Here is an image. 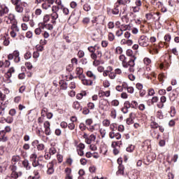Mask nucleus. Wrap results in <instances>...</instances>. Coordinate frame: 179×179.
<instances>
[{"label": "nucleus", "mask_w": 179, "mask_h": 179, "mask_svg": "<svg viewBox=\"0 0 179 179\" xmlns=\"http://www.w3.org/2000/svg\"><path fill=\"white\" fill-rule=\"evenodd\" d=\"M11 30L13 31H19V27H17V22H15L11 26Z\"/></svg>", "instance_id": "4be33fe9"}, {"label": "nucleus", "mask_w": 179, "mask_h": 179, "mask_svg": "<svg viewBox=\"0 0 179 179\" xmlns=\"http://www.w3.org/2000/svg\"><path fill=\"white\" fill-rule=\"evenodd\" d=\"M46 124V128H45V135H50V122L46 121L45 122Z\"/></svg>", "instance_id": "b1692460"}, {"label": "nucleus", "mask_w": 179, "mask_h": 179, "mask_svg": "<svg viewBox=\"0 0 179 179\" xmlns=\"http://www.w3.org/2000/svg\"><path fill=\"white\" fill-rule=\"evenodd\" d=\"M92 64L94 66H99V65H100V60H97V59H94V62Z\"/></svg>", "instance_id": "bf43d9fd"}, {"label": "nucleus", "mask_w": 179, "mask_h": 179, "mask_svg": "<svg viewBox=\"0 0 179 179\" xmlns=\"http://www.w3.org/2000/svg\"><path fill=\"white\" fill-rule=\"evenodd\" d=\"M89 113H90V110H89V108H83V114H84V115H87V114H89Z\"/></svg>", "instance_id": "680f3d73"}, {"label": "nucleus", "mask_w": 179, "mask_h": 179, "mask_svg": "<svg viewBox=\"0 0 179 179\" xmlns=\"http://www.w3.org/2000/svg\"><path fill=\"white\" fill-rule=\"evenodd\" d=\"M130 107L131 108H138V102L136 101H132L131 103H130Z\"/></svg>", "instance_id": "412c9836"}, {"label": "nucleus", "mask_w": 179, "mask_h": 179, "mask_svg": "<svg viewBox=\"0 0 179 179\" xmlns=\"http://www.w3.org/2000/svg\"><path fill=\"white\" fill-rule=\"evenodd\" d=\"M90 57L92 59L94 60V59H97V54L96 52L94 53H91L90 54Z\"/></svg>", "instance_id": "e2e57ef3"}, {"label": "nucleus", "mask_w": 179, "mask_h": 179, "mask_svg": "<svg viewBox=\"0 0 179 179\" xmlns=\"http://www.w3.org/2000/svg\"><path fill=\"white\" fill-rule=\"evenodd\" d=\"M45 145L44 144L39 143L38 144L37 150H44Z\"/></svg>", "instance_id": "58836bf2"}, {"label": "nucleus", "mask_w": 179, "mask_h": 179, "mask_svg": "<svg viewBox=\"0 0 179 179\" xmlns=\"http://www.w3.org/2000/svg\"><path fill=\"white\" fill-rule=\"evenodd\" d=\"M102 124L103 125V127H110V120H104L103 122H102Z\"/></svg>", "instance_id": "ea45409f"}, {"label": "nucleus", "mask_w": 179, "mask_h": 179, "mask_svg": "<svg viewBox=\"0 0 179 179\" xmlns=\"http://www.w3.org/2000/svg\"><path fill=\"white\" fill-rule=\"evenodd\" d=\"M86 125H89L90 127V125H92L93 124V120L92 119H87L85 121Z\"/></svg>", "instance_id": "052dcab7"}, {"label": "nucleus", "mask_w": 179, "mask_h": 179, "mask_svg": "<svg viewBox=\"0 0 179 179\" xmlns=\"http://www.w3.org/2000/svg\"><path fill=\"white\" fill-rule=\"evenodd\" d=\"M136 89H138V90H142V89H143V85H142L141 83H138L136 85Z\"/></svg>", "instance_id": "13d9d810"}, {"label": "nucleus", "mask_w": 179, "mask_h": 179, "mask_svg": "<svg viewBox=\"0 0 179 179\" xmlns=\"http://www.w3.org/2000/svg\"><path fill=\"white\" fill-rule=\"evenodd\" d=\"M83 84L85 86H92L93 85V81L92 80H83Z\"/></svg>", "instance_id": "dca6fc26"}, {"label": "nucleus", "mask_w": 179, "mask_h": 179, "mask_svg": "<svg viewBox=\"0 0 179 179\" xmlns=\"http://www.w3.org/2000/svg\"><path fill=\"white\" fill-rule=\"evenodd\" d=\"M114 38H115V36H114V34L110 32L108 34V40L109 41H113Z\"/></svg>", "instance_id": "e433bc0d"}, {"label": "nucleus", "mask_w": 179, "mask_h": 179, "mask_svg": "<svg viewBox=\"0 0 179 179\" xmlns=\"http://www.w3.org/2000/svg\"><path fill=\"white\" fill-rule=\"evenodd\" d=\"M78 58H83V57H85V52H83V50H79L78 52Z\"/></svg>", "instance_id": "c03bdc74"}, {"label": "nucleus", "mask_w": 179, "mask_h": 179, "mask_svg": "<svg viewBox=\"0 0 179 179\" xmlns=\"http://www.w3.org/2000/svg\"><path fill=\"white\" fill-rule=\"evenodd\" d=\"M79 128L81 131H86V129H87V127H86L84 123H80Z\"/></svg>", "instance_id": "2f4dec72"}, {"label": "nucleus", "mask_w": 179, "mask_h": 179, "mask_svg": "<svg viewBox=\"0 0 179 179\" xmlns=\"http://www.w3.org/2000/svg\"><path fill=\"white\" fill-rule=\"evenodd\" d=\"M12 131V128L9 126H6L4 129V130H2L1 131H3L4 134H6L7 132H10Z\"/></svg>", "instance_id": "de8ad7c7"}, {"label": "nucleus", "mask_w": 179, "mask_h": 179, "mask_svg": "<svg viewBox=\"0 0 179 179\" xmlns=\"http://www.w3.org/2000/svg\"><path fill=\"white\" fill-rule=\"evenodd\" d=\"M127 152H129L130 153H132V152H134V150H135V146L134 145H131L129 147H128L126 149Z\"/></svg>", "instance_id": "4c0bfd02"}, {"label": "nucleus", "mask_w": 179, "mask_h": 179, "mask_svg": "<svg viewBox=\"0 0 179 179\" xmlns=\"http://www.w3.org/2000/svg\"><path fill=\"white\" fill-rule=\"evenodd\" d=\"M99 132H100V134H101V138H102L106 136V129H101L99 130Z\"/></svg>", "instance_id": "864d4df0"}, {"label": "nucleus", "mask_w": 179, "mask_h": 179, "mask_svg": "<svg viewBox=\"0 0 179 179\" xmlns=\"http://www.w3.org/2000/svg\"><path fill=\"white\" fill-rule=\"evenodd\" d=\"M0 16L2 17L9 13V8L6 6H2L0 3Z\"/></svg>", "instance_id": "423d86ee"}, {"label": "nucleus", "mask_w": 179, "mask_h": 179, "mask_svg": "<svg viewBox=\"0 0 179 179\" xmlns=\"http://www.w3.org/2000/svg\"><path fill=\"white\" fill-rule=\"evenodd\" d=\"M15 10L16 12H17L18 13H23V6H22V5L18 4L15 6Z\"/></svg>", "instance_id": "f3484780"}, {"label": "nucleus", "mask_w": 179, "mask_h": 179, "mask_svg": "<svg viewBox=\"0 0 179 179\" xmlns=\"http://www.w3.org/2000/svg\"><path fill=\"white\" fill-rule=\"evenodd\" d=\"M22 166L24 167V169H26V170H30V169H31L30 163H29V160L27 159L22 161Z\"/></svg>", "instance_id": "4468645a"}, {"label": "nucleus", "mask_w": 179, "mask_h": 179, "mask_svg": "<svg viewBox=\"0 0 179 179\" xmlns=\"http://www.w3.org/2000/svg\"><path fill=\"white\" fill-rule=\"evenodd\" d=\"M66 69L67 72H72V71H73V64H69Z\"/></svg>", "instance_id": "72a5a7b5"}, {"label": "nucleus", "mask_w": 179, "mask_h": 179, "mask_svg": "<svg viewBox=\"0 0 179 179\" xmlns=\"http://www.w3.org/2000/svg\"><path fill=\"white\" fill-rule=\"evenodd\" d=\"M124 107L127 110H129V108H131V102H129V101H126L124 103Z\"/></svg>", "instance_id": "c85d7f7f"}, {"label": "nucleus", "mask_w": 179, "mask_h": 179, "mask_svg": "<svg viewBox=\"0 0 179 179\" xmlns=\"http://www.w3.org/2000/svg\"><path fill=\"white\" fill-rule=\"evenodd\" d=\"M37 159V155L36 154H32L30 156V162H32L33 160H36Z\"/></svg>", "instance_id": "0e129e2a"}, {"label": "nucleus", "mask_w": 179, "mask_h": 179, "mask_svg": "<svg viewBox=\"0 0 179 179\" xmlns=\"http://www.w3.org/2000/svg\"><path fill=\"white\" fill-rule=\"evenodd\" d=\"M67 127L69 129H71V131H73V129H75V124L73 122L67 124Z\"/></svg>", "instance_id": "8fccbe9b"}, {"label": "nucleus", "mask_w": 179, "mask_h": 179, "mask_svg": "<svg viewBox=\"0 0 179 179\" xmlns=\"http://www.w3.org/2000/svg\"><path fill=\"white\" fill-rule=\"evenodd\" d=\"M127 90L128 93L132 94V93H134V87H128Z\"/></svg>", "instance_id": "69168bd1"}, {"label": "nucleus", "mask_w": 179, "mask_h": 179, "mask_svg": "<svg viewBox=\"0 0 179 179\" xmlns=\"http://www.w3.org/2000/svg\"><path fill=\"white\" fill-rule=\"evenodd\" d=\"M80 15H81L80 10L77 11L74 10L71 13V15L69 18V20H71L73 24H76V23H78V22H79V19H80Z\"/></svg>", "instance_id": "f03ea898"}, {"label": "nucleus", "mask_w": 179, "mask_h": 179, "mask_svg": "<svg viewBox=\"0 0 179 179\" xmlns=\"http://www.w3.org/2000/svg\"><path fill=\"white\" fill-rule=\"evenodd\" d=\"M149 41L145 36H141L138 39V44L141 47H148L149 45Z\"/></svg>", "instance_id": "20e7f679"}, {"label": "nucleus", "mask_w": 179, "mask_h": 179, "mask_svg": "<svg viewBox=\"0 0 179 179\" xmlns=\"http://www.w3.org/2000/svg\"><path fill=\"white\" fill-rule=\"evenodd\" d=\"M135 61H136V57H131L130 59V60L128 61V64H127V68L129 66V72L134 73L135 72V69H134V66H135Z\"/></svg>", "instance_id": "7ed1b4c3"}, {"label": "nucleus", "mask_w": 179, "mask_h": 179, "mask_svg": "<svg viewBox=\"0 0 179 179\" xmlns=\"http://www.w3.org/2000/svg\"><path fill=\"white\" fill-rule=\"evenodd\" d=\"M143 61H144V64L145 65H149V64H150L152 62V60H150V59H149L148 57L144 58Z\"/></svg>", "instance_id": "3c124183"}, {"label": "nucleus", "mask_w": 179, "mask_h": 179, "mask_svg": "<svg viewBox=\"0 0 179 179\" xmlns=\"http://www.w3.org/2000/svg\"><path fill=\"white\" fill-rule=\"evenodd\" d=\"M19 160H20V156L19 155L13 156L12 158V162L14 163V164H16Z\"/></svg>", "instance_id": "aec40b11"}, {"label": "nucleus", "mask_w": 179, "mask_h": 179, "mask_svg": "<svg viewBox=\"0 0 179 179\" xmlns=\"http://www.w3.org/2000/svg\"><path fill=\"white\" fill-rule=\"evenodd\" d=\"M39 143L40 142L38 140H34L31 143V146H33V148H38Z\"/></svg>", "instance_id": "c9c22d12"}, {"label": "nucleus", "mask_w": 179, "mask_h": 179, "mask_svg": "<svg viewBox=\"0 0 179 179\" xmlns=\"http://www.w3.org/2000/svg\"><path fill=\"white\" fill-rule=\"evenodd\" d=\"M66 176H71L72 173V169L70 168H66L65 169Z\"/></svg>", "instance_id": "a18cd8bd"}, {"label": "nucleus", "mask_w": 179, "mask_h": 179, "mask_svg": "<svg viewBox=\"0 0 179 179\" xmlns=\"http://www.w3.org/2000/svg\"><path fill=\"white\" fill-rule=\"evenodd\" d=\"M45 117V108H43L41 111V117L38 119L39 124L44 122V117Z\"/></svg>", "instance_id": "1a4fd4ad"}, {"label": "nucleus", "mask_w": 179, "mask_h": 179, "mask_svg": "<svg viewBox=\"0 0 179 179\" xmlns=\"http://www.w3.org/2000/svg\"><path fill=\"white\" fill-rule=\"evenodd\" d=\"M31 162L33 167H39L38 161L37 159H34Z\"/></svg>", "instance_id": "a19ab883"}, {"label": "nucleus", "mask_w": 179, "mask_h": 179, "mask_svg": "<svg viewBox=\"0 0 179 179\" xmlns=\"http://www.w3.org/2000/svg\"><path fill=\"white\" fill-rule=\"evenodd\" d=\"M96 125L97 124L90 126V128H87L88 131H90V132H93V131H97V128H96Z\"/></svg>", "instance_id": "cd10ccee"}, {"label": "nucleus", "mask_w": 179, "mask_h": 179, "mask_svg": "<svg viewBox=\"0 0 179 179\" xmlns=\"http://www.w3.org/2000/svg\"><path fill=\"white\" fill-rule=\"evenodd\" d=\"M38 164H39L40 169H43V167H44V163H45V161H44V157H43V156H39V157H38Z\"/></svg>", "instance_id": "9d476101"}, {"label": "nucleus", "mask_w": 179, "mask_h": 179, "mask_svg": "<svg viewBox=\"0 0 179 179\" xmlns=\"http://www.w3.org/2000/svg\"><path fill=\"white\" fill-rule=\"evenodd\" d=\"M36 50L37 51H44V46L41 45H36Z\"/></svg>", "instance_id": "603ef678"}, {"label": "nucleus", "mask_w": 179, "mask_h": 179, "mask_svg": "<svg viewBox=\"0 0 179 179\" xmlns=\"http://www.w3.org/2000/svg\"><path fill=\"white\" fill-rule=\"evenodd\" d=\"M48 170H47V174L51 175L54 173V163L50 162L47 165Z\"/></svg>", "instance_id": "6e6552de"}, {"label": "nucleus", "mask_w": 179, "mask_h": 179, "mask_svg": "<svg viewBox=\"0 0 179 179\" xmlns=\"http://www.w3.org/2000/svg\"><path fill=\"white\" fill-rule=\"evenodd\" d=\"M87 108L89 110H94V103L90 102L87 103Z\"/></svg>", "instance_id": "37998d69"}, {"label": "nucleus", "mask_w": 179, "mask_h": 179, "mask_svg": "<svg viewBox=\"0 0 179 179\" xmlns=\"http://www.w3.org/2000/svg\"><path fill=\"white\" fill-rule=\"evenodd\" d=\"M124 165H120L118 166V171H117V174H122V176H124Z\"/></svg>", "instance_id": "a211bd4d"}, {"label": "nucleus", "mask_w": 179, "mask_h": 179, "mask_svg": "<svg viewBox=\"0 0 179 179\" xmlns=\"http://www.w3.org/2000/svg\"><path fill=\"white\" fill-rule=\"evenodd\" d=\"M5 99H6V95L0 91V101H5Z\"/></svg>", "instance_id": "7c9ffc66"}, {"label": "nucleus", "mask_w": 179, "mask_h": 179, "mask_svg": "<svg viewBox=\"0 0 179 179\" xmlns=\"http://www.w3.org/2000/svg\"><path fill=\"white\" fill-rule=\"evenodd\" d=\"M155 94V90L153 89H150L148 90V96H153Z\"/></svg>", "instance_id": "774afa93"}, {"label": "nucleus", "mask_w": 179, "mask_h": 179, "mask_svg": "<svg viewBox=\"0 0 179 179\" xmlns=\"http://www.w3.org/2000/svg\"><path fill=\"white\" fill-rule=\"evenodd\" d=\"M77 75H82L83 73V69L80 67L76 68Z\"/></svg>", "instance_id": "09e8293b"}, {"label": "nucleus", "mask_w": 179, "mask_h": 179, "mask_svg": "<svg viewBox=\"0 0 179 179\" xmlns=\"http://www.w3.org/2000/svg\"><path fill=\"white\" fill-rule=\"evenodd\" d=\"M73 108H75V110H78L79 111H82L83 107L80 106V103L79 101H75L73 103Z\"/></svg>", "instance_id": "ddd939ff"}, {"label": "nucleus", "mask_w": 179, "mask_h": 179, "mask_svg": "<svg viewBox=\"0 0 179 179\" xmlns=\"http://www.w3.org/2000/svg\"><path fill=\"white\" fill-rule=\"evenodd\" d=\"M22 20L23 22H29V20H30V17L29 16V15L25 14L22 18Z\"/></svg>", "instance_id": "6e6d98bb"}, {"label": "nucleus", "mask_w": 179, "mask_h": 179, "mask_svg": "<svg viewBox=\"0 0 179 179\" xmlns=\"http://www.w3.org/2000/svg\"><path fill=\"white\" fill-rule=\"evenodd\" d=\"M44 29H45V16H43V22L38 24V28L35 29V34L40 36L42 34L44 38H45V31H43Z\"/></svg>", "instance_id": "f257e3e1"}, {"label": "nucleus", "mask_w": 179, "mask_h": 179, "mask_svg": "<svg viewBox=\"0 0 179 179\" xmlns=\"http://www.w3.org/2000/svg\"><path fill=\"white\" fill-rule=\"evenodd\" d=\"M119 59L120 61H122V66L123 68H128V66L127 64H128V60L127 57H125V55H122L119 57Z\"/></svg>", "instance_id": "0eeeda50"}, {"label": "nucleus", "mask_w": 179, "mask_h": 179, "mask_svg": "<svg viewBox=\"0 0 179 179\" xmlns=\"http://www.w3.org/2000/svg\"><path fill=\"white\" fill-rule=\"evenodd\" d=\"M127 57H129V61H131V58H136V56L134 55V52L131 49H128L126 52Z\"/></svg>", "instance_id": "2eb2a0df"}, {"label": "nucleus", "mask_w": 179, "mask_h": 179, "mask_svg": "<svg viewBox=\"0 0 179 179\" xmlns=\"http://www.w3.org/2000/svg\"><path fill=\"white\" fill-rule=\"evenodd\" d=\"M0 141H1V142H7L8 136L5 131H0Z\"/></svg>", "instance_id": "9b49d317"}, {"label": "nucleus", "mask_w": 179, "mask_h": 179, "mask_svg": "<svg viewBox=\"0 0 179 179\" xmlns=\"http://www.w3.org/2000/svg\"><path fill=\"white\" fill-rule=\"evenodd\" d=\"M15 164L10 166V169L11 170L12 173L16 172V170H17V166L15 165Z\"/></svg>", "instance_id": "79ce46f5"}, {"label": "nucleus", "mask_w": 179, "mask_h": 179, "mask_svg": "<svg viewBox=\"0 0 179 179\" xmlns=\"http://www.w3.org/2000/svg\"><path fill=\"white\" fill-rule=\"evenodd\" d=\"M87 76H88V78H93L94 80H96V76H94V74H93V72L90 71L87 72Z\"/></svg>", "instance_id": "a878e982"}, {"label": "nucleus", "mask_w": 179, "mask_h": 179, "mask_svg": "<svg viewBox=\"0 0 179 179\" xmlns=\"http://www.w3.org/2000/svg\"><path fill=\"white\" fill-rule=\"evenodd\" d=\"M6 19H8L11 22V24H14V23H17V21L15 18V15L9 14L8 17H6Z\"/></svg>", "instance_id": "f8f14e48"}, {"label": "nucleus", "mask_w": 179, "mask_h": 179, "mask_svg": "<svg viewBox=\"0 0 179 179\" xmlns=\"http://www.w3.org/2000/svg\"><path fill=\"white\" fill-rule=\"evenodd\" d=\"M11 178H19V173H17V172H12L11 175H10Z\"/></svg>", "instance_id": "f704fd0d"}, {"label": "nucleus", "mask_w": 179, "mask_h": 179, "mask_svg": "<svg viewBox=\"0 0 179 179\" xmlns=\"http://www.w3.org/2000/svg\"><path fill=\"white\" fill-rule=\"evenodd\" d=\"M136 117V114L134 113H131L129 115V118H130V120H132L134 121V120H135V118Z\"/></svg>", "instance_id": "4d7b16f0"}, {"label": "nucleus", "mask_w": 179, "mask_h": 179, "mask_svg": "<svg viewBox=\"0 0 179 179\" xmlns=\"http://www.w3.org/2000/svg\"><path fill=\"white\" fill-rule=\"evenodd\" d=\"M177 98V93L173 92V91L169 93V99L170 100L174 101Z\"/></svg>", "instance_id": "6ab92c4d"}, {"label": "nucleus", "mask_w": 179, "mask_h": 179, "mask_svg": "<svg viewBox=\"0 0 179 179\" xmlns=\"http://www.w3.org/2000/svg\"><path fill=\"white\" fill-rule=\"evenodd\" d=\"M150 127L152 129H157V128H159V124L156 122H152L150 123Z\"/></svg>", "instance_id": "5701e85b"}, {"label": "nucleus", "mask_w": 179, "mask_h": 179, "mask_svg": "<svg viewBox=\"0 0 179 179\" xmlns=\"http://www.w3.org/2000/svg\"><path fill=\"white\" fill-rule=\"evenodd\" d=\"M122 52V48L118 46L116 48V53L121 54Z\"/></svg>", "instance_id": "338daca9"}, {"label": "nucleus", "mask_w": 179, "mask_h": 179, "mask_svg": "<svg viewBox=\"0 0 179 179\" xmlns=\"http://www.w3.org/2000/svg\"><path fill=\"white\" fill-rule=\"evenodd\" d=\"M24 59H30L31 58V52H27L24 55Z\"/></svg>", "instance_id": "c756f323"}, {"label": "nucleus", "mask_w": 179, "mask_h": 179, "mask_svg": "<svg viewBox=\"0 0 179 179\" xmlns=\"http://www.w3.org/2000/svg\"><path fill=\"white\" fill-rule=\"evenodd\" d=\"M50 17L52 18L51 22L52 23H55V20H57V19H58V13H57L56 12H53L50 15H45V22L47 23V22H48V20H50Z\"/></svg>", "instance_id": "39448f33"}, {"label": "nucleus", "mask_w": 179, "mask_h": 179, "mask_svg": "<svg viewBox=\"0 0 179 179\" xmlns=\"http://www.w3.org/2000/svg\"><path fill=\"white\" fill-rule=\"evenodd\" d=\"M89 52H91V54H93L94 52H96V45L94 46H90L87 48Z\"/></svg>", "instance_id": "393cba45"}, {"label": "nucleus", "mask_w": 179, "mask_h": 179, "mask_svg": "<svg viewBox=\"0 0 179 179\" xmlns=\"http://www.w3.org/2000/svg\"><path fill=\"white\" fill-rule=\"evenodd\" d=\"M145 17H146L147 20H150L152 19V17H153V14H152V13H147V14H145Z\"/></svg>", "instance_id": "5fc2aeb1"}, {"label": "nucleus", "mask_w": 179, "mask_h": 179, "mask_svg": "<svg viewBox=\"0 0 179 179\" xmlns=\"http://www.w3.org/2000/svg\"><path fill=\"white\" fill-rule=\"evenodd\" d=\"M83 9H84V10H85V12H89V10H90V9H92V7H90V5H89L88 3H85L83 6Z\"/></svg>", "instance_id": "bb28decb"}, {"label": "nucleus", "mask_w": 179, "mask_h": 179, "mask_svg": "<svg viewBox=\"0 0 179 179\" xmlns=\"http://www.w3.org/2000/svg\"><path fill=\"white\" fill-rule=\"evenodd\" d=\"M164 40L167 43H169V41L171 40V34H166L164 36Z\"/></svg>", "instance_id": "49530a36"}, {"label": "nucleus", "mask_w": 179, "mask_h": 179, "mask_svg": "<svg viewBox=\"0 0 179 179\" xmlns=\"http://www.w3.org/2000/svg\"><path fill=\"white\" fill-rule=\"evenodd\" d=\"M4 120L6 122H7V124H12V122H13V117H8L7 118L4 119Z\"/></svg>", "instance_id": "473e14b6"}]
</instances>
